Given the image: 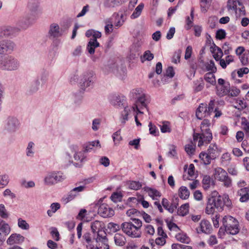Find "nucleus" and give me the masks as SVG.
Returning a JSON list of instances; mask_svg holds the SVG:
<instances>
[{
    "label": "nucleus",
    "instance_id": "obj_1",
    "mask_svg": "<svg viewBox=\"0 0 249 249\" xmlns=\"http://www.w3.org/2000/svg\"><path fill=\"white\" fill-rule=\"evenodd\" d=\"M211 123L208 119H204L200 124V133H194L193 140L195 143L198 142L197 145L200 147L204 144L209 143L212 140V133L210 127Z\"/></svg>",
    "mask_w": 249,
    "mask_h": 249
},
{
    "label": "nucleus",
    "instance_id": "obj_2",
    "mask_svg": "<svg viewBox=\"0 0 249 249\" xmlns=\"http://www.w3.org/2000/svg\"><path fill=\"white\" fill-rule=\"evenodd\" d=\"M132 222H125L122 224L121 229L123 231L127 236L133 238H140L141 237V231L142 225V221L138 218H132Z\"/></svg>",
    "mask_w": 249,
    "mask_h": 249
},
{
    "label": "nucleus",
    "instance_id": "obj_3",
    "mask_svg": "<svg viewBox=\"0 0 249 249\" xmlns=\"http://www.w3.org/2000/svg\"><path fill=\"white\" fill-rule=\"evenodd\" d=\"M20 66L19 61L13 55L0 57V70L4 71H16Z\"/></svg>",
    "mask_w": 249,
    "mask_h": 249
},
{
    "label": "nucleus",
    "instance_id": "obj_4",
    "mask_svg": "<svg viewBox=\"0 0 249 249\" xmlns=\"http://www.w3.org/2000/svg\"><path fill=\"white\" fill-rule=\"evenodd\" d=\"M218 194L216 192H214L212 196H209L211 200L213 201L214 207L219 211H222L224 209V206L229 208L231 206V202L229 198L228 195H224L223 196H215Z\"/></svg>",
    "mask_w": 249,
    "mask_h": 249
},
{
    "label": "nucleus",
    "instance_id": "obj_5",
    "mask_svg": "<svg viewBox=\"0 0 249 249\" xmlns=\"http://www.w3.org/2000/svg\"><path fill=\"white\" fill-rule=\"evenodd\" d=\"M222 223L227 233L235 235L239 232L238 222L233 217L230 215L225 216L223 218Z\"/></svg>",
    "mask_w": 249,
    "mask_h": 249
},
{
    "label": "nucleus",
    "instance_id": "obj_6",
    "mask_svg": "<svg viewBox=\"0 0 249 249\" xmlns=\"http://www.w3.org/2000/svg\"><path fill=\"white\" fill-rule=\"evenodd\" d=\"M141 91L140 89H135L132 90L133 97L137 98V101L136 104L132 107V108L134 112L137 111L139 113L142 114L143 112L141 111V109L146 108L148 103L145 95L144 94L140 95V92Z\"/></svg>",
    "mask_w": 249,
    "mask_h": 249
},
{
    "label": "nucleus",
    "instance_id": "obj_7",
    "mask_svg": "<svg viewBox=\"0 0 249 249\" xmlns=\"http://www.w3.org/2000/svg\"><path fill=\"white\" fill-rule=\"evenodd\" d=\"M93 148V142H89L83 145L82 151L77 152L78 147L77 145H71L70 148L72 152H75L74 158L75 160L82 162L86 158V154L90 152Z\"/></svg>",
    "mask_w": 249,
    "mask_h": 249
},
{
    "label": "nucleus",
    "instance_id": "obj_8",
    "mask_svg": "<svg viewBox=\"0 0 249 249\" xmlns=\"http://www.w3.org/2000/svg\"><path fill=\"white\" fill-rule=\"evenodd\" d=\"M227 7L229 11H234L237 17L244 16L246 14L245 8L240 0H228Z\"/></svg>",
    "mask_w": 249,
    "mask_h": 249
},
{
    "label": "nucleus",
    "instance_id": "obj_9",
    "mask_svg": "<svg viewBox=\"0 0 249 249\" xmlns=\"http://www.w3.org/2000/svg\"><path fill=\"white\" fill-rule=\"evenodd\" d=\"M65 177L60 172H52L49 173L44 178V183L47 185H52L62 181Z\"/></svg>",
    "mask_w": 249,
    "mask_h": 249
},
{
    "label": "nucleus",
    "instance_id": "obj_10",
    "mask_svg": "<svg viewBox=\"0 0 249 249\" xmlns=\"http://www.w3.org/2000/svg\"><path fill=\"white\" fill-rule=\"evenodd\" d=\"M68 27L60 28L57 23H53L50 26L48 32L50 38H57L62 36L67 31Z\"/></svg>",
    "mask_w": 249,
    "mask_h": 249
},
{
    "label": "nucleus",
    "instance_id": "obj_11",
    "mask_svg": "<svg viewBox=\"0 0 249 249\" xmlns=\"http://www.w3.org/2000/svg\"><path fill=\"white\" fill-rule=\"evenodd\" d=\"M16 47L15 43L8 39L0 40V54H10Z\"/></svg>",
    "mask_w": 249,
    "mask_h": 249
},
{
    "label": "nucleus",
    "instance_id": "obj_12",
    "mask_svg": "<svg viewBox=\"0 0 249 249\" xmlns=\"http://www.w3.org/2000/svg\"><path fill=\"white\" fill-rule=\"evenodd\" d=\"M93 72L92 71L85 73L81 77L79 82L80 89L85 90L86 89L89 87L93 83Z\"/></svg>",
    "mask_w": 249,
    "mask_h": 249
},
{
    "label": "nucleus",
    "instance_id": "obj_13",
    "mask_svg": "<svg viewBox=\"0 0 249 249\" xmlns=\"http://www.w3.org/2000/svg\"><path fill=\"white\" fill-rule=\"evenodd\" d=\"M37 17L30 13L27 14L19 20L18 25L21 29H26L34 23Z\"/></svg>",
    "mask_w": 249,
    "mask_h": 249
},
{
    "label": "nucleus",
    "instance_id": "obj_14",
    "mask_svg": "<svg viewBox=\"0 0 249 249\" xmlns=\"http://www.w3.org/2000/svg\"><path fill=\"white\" fill-rule=\"evenodd\" d=\"M20 29L16 27L6 26L0 30V38L4 37H12L17 35L20 32Z\"/></svg>",
    "mask_w": 249,
    "mask_h": 249
},
{
    "label": "nucleus",
    "instance_id": "obj_15",
    "mask_svg": "<svg viewBox=\"0 0 249 249\" xmlns=\"http://www.w3.org/2000/svg\"><path fill=\"white\" fill-rule=\"evenodd\" d=\"M97 213L104 218L111 217L114 215V211L107 204L103 203L99 206Z\"/></svg>",
    "mask_w": 249,
    "mask_h": 249
},
{
    "label": "nucleus",
    "instance_id": "obj_16",
    "mask_svg": "<svg viewBox=\"0 0 249 249\" xmlns=\"http://www.w3.org/2000/svg\"><path fill=\"white\" fill-rule=\"evenodd\" d=\"M109 101L112 105L120 107L125 106L126 98L122 94H113L110 96Z\"/></svg>",
    "mask_w": 249,
    "mask_h": 249
},
{
    "label": "nucleus",
    "instance_id": "obj_17",
    "mask_svg": "<svg viewBox=\"0 0 249 249\" xmlns=\"http://www.w3.org/2000/svg\"><path fill=\"white\" fill-rule=\"evenodd\" d=\"M196 115L199 120H202L203 118L209 116L211 114L207 109V105L203 103L200 104L196 109Z\"/></svg>",
    "mask_w": 249,
    "mask_h": 249
},
{
    "label": "nucleus",
    "instance_id": "obj_18",
    "mask_svg": "<svg viewBox=\"0 0 249 249\" xmlns=\"http://www.w3.org/2000/svg\"><path fill=\"white\" fill-rule=\"evenodd\" d=\"M94 244V249H109L107 235L105 237L97 236Z\"/></svg>",
    "mask_w": 249,
    "mask_h": 249
},
{
    "label": "nucleus",
    "instance_id": "obj_19",
    "mask_svg": "<svg viewBox=\"0 0 249 249\" xmlns=\"http://www.w3.org/2000/svg\"><path fill=\"white\" fill-rule=\"evenodd\" d=\"M27 8L29 13L37 16L40 12L38 0H29Z\"/></svg>",
    "mask_w": 249,
    "mask_h": 249
},
{
    "label": "nucleus",
    "instance_id": "obj_20",
    "mask_svg": "<svg viewBox=\"0 0 249 249\" xmlns=\"http://www.w3.org/2000/svg\"><path fill=\"white\" fill-rule=\"evenodd\" d=\"M18 121L16 118L9 117L7 118L5 128L9 132L15 131L18 127Z\"/></svg>",
    "mask_w": 249,
    "mask_h": 249
},
{
    "label": "nucleus",
    "instance_id": "obj_21",
    "mask_svg": "<svg viewBox=\"0 0 249 249\" xmlns=\"http://www.w3.org/2000/svg\"><path fill=\"white\" fill-rule=\"evenodd\" d=\"M105 228V226L103 222L98 220L94 221V233H97V236L105 237L107 235Z\"/></svg>",
    "mask_w": 249,
    "mask_h": 249
},
{
    "label": "nucleus",
    "instance_id": "obj_22",
    "mask_svg": "<svg viewBox=\"0 0 249 249\" xmlns=\"http://www.w3.org/2000/svg\"><path fill=\"white\" fill-rule=\"evenodd\" d=\"M24 240V237L19 234H12L7 240V243L8 245L19 244L22 243Z\"/></svg>",
    "mask_w": 249,
    "mask_h": 249
},
{
    "label": "nucleus",
    "instance_id": "obj_23",
    "mask_svg": "<svg viewBox=\"0 0 249 249\" xmlns=\"http://www.w3.org/2000/svg\"><path fill=\"white\" fill-rule=\"evenodd\" d=\"M230 89V84H226V85L222 86H216V93L219 97H223L227 95L229 93Z\"/></svg>",
    "mask_w": 249,
    "mask_h": 249
},
{
    "label": "nucleus",
    "instance_id": "obj_24",
    "mask_svg": "<svg viewBox=\"0 0 249 249\" xmlns=\"http://www.w3.org/2000/svg\"><path fill=\"white\" fill-rule=\"evenodd\" d=\"M237 195L240 196L239 200L241 202H246L249 200V187L239 189Z\"/></svg>",
    "mask_w": 249,
    "mask_h": 249
},
{
    "label": "nucleus",
    "instance_id": "obj_25",
    "mask_svg": "<svg viewBox=\"0 0 249 249\" xmlns=\"http://www.w3.org/2000/svg\"><path fill=\"white\" fill-rule=\"evenodd\" d=\"M85 188V185H81L72 189L68 195L67 197L68 201H70L73 199L78 195V193L79 192H83Z\"/></svg>",
    "mask_w": 249,
    "mask_h": 249
},
{
    "label": "nucleus",
    "instance_id": "obj_26",
    "mask_svg": "<svg viewBox=\"0 0 249 249\" xmlns=\"http://www.w3.org/2000/svg\"><path fill=\"white\" fill-rule=\"evenodd\" d=\"M212 227L210 222L206 219L201 220L199 225V230L205 233H210Z\"/></svg>",
    "mask_w": 249,
    "mask_h": 249
},
{
    "label": "nucleus",
    "instance_id": "obj_27",
    "mask_svg": "<svg viewBox=\"0 0 249 249\" xmlns=\"http://www.w3.org/2000/svg\"><path fill=\"white\" fill-rule=\"evenodd\" d=\"M228 175L227 171L221 167H216L214 169L213 177L218 181L224 178Z\"/></svg>",
    "mask_w": 249,
    "mask_h": 249
},
{
    "label": "nucleus",
    "instance_id": "obj_28",
    "mask_svg": "<svg viewBox=\"0 0 249 249\" xmlns=\"http://www.w3.org/2000/svg\"><path fill=\"white\" fill-rule=\"evenodd\" d=\"M211 51L214 59L217 61H220L223 54L221 49L213 43V46L211 47Z\"/></svg>",
    "mask_w": 249,
    "mask_h": 249
},
{
    "label": "nucleus",
    "instance_id": "obj_29",
    "mask_svg": "<svg viewBox=\"0 0 249 249\" xmlns=\"http://www.w3.org/2000/svg\"><path fill=\"white\" fill-rule=\"evenodd\" d=\"M162 205L165 209L168 210L170 213H172L177 208L178 203L174 202L173 203L170 204L166 198H163L162 200Z\"/></svg>",
    "mask_w": 249,
    "mask_h": 249
},
{
    "label": "nucleus",
    "instance_id": "obj_30",
    "mask_svg": "<svg viewBox=\"0 0 249 249\" xmlns=\"http://www.w3.org/2000/svg\"><path fill=\"white\" fill-rule=\"evenodd\" d=\"M114 239L115 244L119 246H123L126 243L125 237L120 233H116L114 235Z\"/></svg>",
    "mask_w": 249,
    "mask_h": 249
},
{
    "label": "nucleus",
    "instance_id": "obj_31",
    "mask_svg": "<svg viewBox=\"0 0 249 249\" xmlns=\"http://www.w3.org/2000/svg\"><path fill=\"white\" fill-rule=\"evenodd\" d=\"M144 190L153 199H156V197L161 196V193L156 189L146 187L144 188Z\"/></svg>",
    "mask_w": 249,
    "mask_h": 249
},
{
    "label": "nucleus",
    "instance_id": "obj_32",
    "mask_svg": "<svg viewBox=\"0 0 249 249\" xmlns=\"http://www.w3.org/2000/svg\"><path fill=\"white\" fill-rule=\"evenodd\" d=\"M216 207H214V204L213 203V201L208 197L207 201L206 203V206L205 210V212L207 214H213L215 212Z\"/></svg>",
    "mask_w": 249,
    "mask_h": 249
},
{
    "label": "nucleus",
    "instance_id": "obj_33",
    "mask_svg": "<svg viewBox=\"0 0 249 249\" xmlns=\"http://www.w3.org/2000/svg\"><path fill=\"white\" fill-rule=\"evenodd\" d=\"M124 109L121 112L120 120L121 123L123 124H124L126 121L128 120V115L129 114V113L131 111V109L132 110V107H129L128 106H124Z\"/></svg>",
    "mask_w": 249,
    "mask_h": 249
},
{
    "label": "nucleus",
    "instance_id": "obj_34",
    "mask_svg": "<svg viewBox=\"0 0 249 249\" xmlns=\"http://www.w3.org/2000/svg\"><path fill=\"white\" fill-rule=\"evenodd\" d=\"M175 238L178 241L185 244H188L190 241V238L183 232L178 233L175 235Z\"/></svg>",
    "mask_w": 249,
    "mask_h": 249
},
{
    "label": "nucleus",
    "instance_id": "obj_35",
    "mask_svg": "<svg viewBox=\"0 0 249 249\" xmlns=\"http://www.w3.org/2000/svg\"><path fill=\"white\" fill-rule=\"evenodd\" d=\"M234 56L228 55L225 59L220 60L219 64L223 69H225L228 65L234 61Z\"/></svg>",
    "mask_w": 249,
    "mask_h": 249
},
{
    "label": "nucleus",
    "instance_id": "obj_36",
    "mask_svg": "<svg viewBox=\"0 0 249 249\" xmlns=\"http://www.w3.org/2000/svg\"><path fill=\"white\" fill-rule=\"evenodd\" d=\"M204 66L205 71H209V72H216L217 71V68L213 60L205 63Z\"/></svg>",
    "mask_w": 249,
    "mask_h": 249
},
{
    "label": "nucleus",
    "instance_id": "obj_37",
    "mask_svg": "<svg viewBox=\"0 0 249 249\" xmlns=\"http://www.w3.org/2000/svg\"><path fill=\"white\" fill-rule=\"evenodd\" d=\"M212 157L206 152H202L199 154V158L203 161V163L205 165H209L211 163V160L214 159L212 158Z\"/></svg>",
    "mask_w": 249,
    "mask_h": 249
},
{
    "label": "nucleus",
    "instance_id": "obj_38",
    "mask_svg": "<svg viewBox=\"0 0 249 249\" xmlns=\"http://www.w3.org/2000/svg\"><path fill=\"white\" fill-rule=\"evenodd\" d=\"M144 7V4L142 3H140L137 7L135 9L133 13L130 16V18L132 19H135L138 18L141 14L142 9Z\"/></svg>",
    "mask_w": 249,
    "mask_h": 249
},
{
    "label": "nucleus",
    "instance_id": "obj_39",
    "mask_svg": "<svg viewBox=\"0 0 249 249\" xmlns=\"http://www.w3.org/2000/svg\"><path fill=\"white\" fill-rule=\"evenodd\" d=\"M178 195L181 199H186L189 196L190 192L187 187L181 186L179 189Z\"/></svg>",
    "mask_w": 249,
    "mask_h": 249
},
{
    "label": "nucleus",
    "instance_id": "obj_40",
    "mask_svg": "<svg viewBox=\"0 0 249 249\" xmlns=\"http://www.w3.org/2000/svg\"><path fill=\"white\" fill-rule=\"evenodd\" d=\"M194 90L195 92H198L203 89L204 87V82L202 78H200L194 82Z\"/></svg>",
    "mask_w": 249,
    "mask_h": 249
},
{
    "label": "nucleus",
    "instance_id": "obj_41",
    "mask_svg": "<svg viewBox=\"0 0 249 249\" xmlns=\"http://www.w3.org/2000/svg\"><path fill=\"white\" fill-rule=\"evenodd\" d=\"M214 73L215 72H207L205 74L204 77L205 81L212 85H215L216 84L215 77L214 75Z\"/></svg>",
    "mask_w": 249,
    "mask_h": 249
},
{
    "label": "nucleus",
    "instance_id": "obj_42",
    "mask_svg": "<svg viewBox=\"0 0 249 249\" xmlns=\"http://www.w3.org/2000/svg\"><path fill=\"white\" fill-rule=\"evenodd\" d=\"M241 125L247 137H249V121L245 117L241 118Z\"/></svg>",
    "mask_w": 249,
    "mask_h": 249
},
{
    "label": "nucleus",
    "instance_id": "obj_43",
    "mask_svg": "<svg viewBox=\"0 0 249 249\" xmlns=\"http://www.w3.org/2000/svg\"><path fill=\"white\" fill-rule=\"evenodd\" d=\"M218 153L217 147L215 144H211L210 145L207 150V154L211 156L212 158L215 159Z\"/></svg>",
    "mask_w": 249,
    "mask_h": 249
},
{
    "label": "nucleus",
    "instance_id": "obj_44",
    "mask_svg": "<svg viewBox=\"0 0 249 249\" xmlns=\"http://www.w3.org/2000/svg\"><path fill=\"white\" fill-rule=\"evenodd\" d=\"M189 204L186 203L182 205L178 210V214L179 215L184 216L189 212Z\"/></svg>",
    "mask_w": 249,
    "mask_h": 249
},
{
    "label": "nucleus",
    "instance_id": "obj_45",
    "mask_svg": "<svg viewBox=\"0 0 249 249\" xmlns=\"http://www.w3.org/2000/svg\"><path fill=\"white\" fill-rule=\"evenodd\" d=\"M106 25L105 27V33L107 34H109L113 31V24L112 18H108L105 21Z\"/></svg>",
    "mask_w": 249,
    "mask_h": 249
},
{
    "label": "nucleus",
    "instance_id": "obj_46",
    "mask_svg": "<svg viewBox=\"0 0 249 249\" xmlns=\"http://www.w3.org/2000/svg\"><path fill=\"white\" fill-rule=\"evenodd\" d=\"M40 84V82L39 79H37L32 82L29 89L30 93H33L36 92L39 89Z\"/></svg>",
    "mask_w": 249,
    "mask_h": 249
},
{
    "label": "nucleus",
    "instance_id": "obj_47",
    "mask_svg": "<svg viewBox=\"0 0 249 249\" xmlns=\"http://www.w3.org/2000/svg\"><path fill=\"white\" fill-rule=\"evenodd\" d=\"M212 179L209 176H205L202 179L203 187L205 190L208 189L211 185Z\"/></svg>",
    "mask_w": 249,
    "mask_h": 249
},
{
    "label": "nucleus",
    "instance_id": "obj_48",
    "mask_svg": "<svg viewBox=\"0 0 249 249\" xmlns=\"http://www.w3.org/2000/svg\"><path fill=\"white\" fill-rule=\"evenodd\" d=\"M219 181L222 182V185L226 188H230L232 186V179L228 175H227L226 177H224V178L220 179Z\"/></svg>",
    "mask_w": 249,
    "mask_h": 249
},
{
    "label": "nucleus",
    "instance_id": "obj_49",
    "mask_svg": "<svg viewBox=\"0 0 249 249\" xmlns=\"http://www.w3.org/2000/svg\"><path fill=\"white\" fill-rule=\"evenodd\" d=\"M83 237L87 243L86 246L87 249H93V245L92 244V242L91 239L90 233L89 232L85 233Z\"/></svg>",
    "mask_w": 249,
    "mask_h": 249
},
{
    "label": "nucleus",
    "instance_id": "obj_50",
    "mask_svg": "<svg viewBox=\"0 0 249 249\" xmlns=\"http://www.w3.org/2000/svg\"><path fill=\"white\" fill-rule=\"evenodd\" d=\"M239 58L243 65L248 64L249 63V51L246 50Z\"/></svg>",
    "mask_w": 249,
    "mask_h": 249
},
{
    "label": "nucleus",
    "instance_id": "obj_51",
    "mask_svg": "<svg viewBox=\"0 0 249 249\" xmlns=\"http://www.w3.org/2000/svg\"><path fill=\"white\" fill-rule=\"evenodd\" d=\"M185 150L189 155H192L194 153L195 150V145L194 144L192 141H191L189 143L185 145Z\"/></svg>",
    "mask_w": 249,
    "mask_h": 249
},
{
    "label": "nucleus",
    "instance_id": "obj_52",
    "mask_svg": "<svg viewBox=\"0 0 249 249\" xmlns=\"http://www.w3.org/2000/svg\"><path fill=\"white\" fill-rule=\"evenodd\" d=\"M0 234H3L4 236L8 235L10 231V228L8 224L6 223L1 224L0 226Z\"/></svg>",
    "mask_w": 249,
    "mask_h": 249
},
{
    "label": "nucleus",
    "instance_id": "obj_53",
    "mask_svg": "<svg viewBox=\"0 0 249 249\" xmlns=\"http://www.w3.org/2000/svg\"><path fill=\"white\" fill-rule=\"evenodd\" d=\"M9 177L7 175H0V188H3L9 183Z\"/></svg>",
    "mask_w": 249,
    "mask_h": 249
},
{
    "label": "nucleus",
    "instance_id": "obj_54",
    "mask_svg": "<svg viewBox=\"0 0 249 249\" xmlns=\"http://www.w3.org/2000/svg\"><path fill=\"white\" fill-rule=\"evenodd\" d=\"M231 160V155L229 153H224L221 158V163L223 165L228 164Z\"/></svg>",
    "mask_w": 249,
    "mask_h": 249
},
{
    "label": "nucleus",
    "instance_id": "obj_55",
    "mask_svg": "<svg viewBox=\"0 0 249 249\" xmlns=\"http://www.w3.org/2000/svg\"><path fill=\"white\" fill-rule=\"evenodd\" d=\"M49 75V72L47 70L43 69L41 71L39 76V78L42 82V84H44L46 83V82L48 80Z\"/></svg>",
    "mask_w": 249,
    "mask_h": 249
},
{
    "label": "nucleus",
    "instance_id": "obj_56",
    "mask_svg": "<svg viewBox=\"0 0 249 249\" xmlns=\"http://www.w3.org/2000/svg\"><path fill=\"white\" fill-rule=\"evenodd\" d=\"M240 93V90L236 87H230L229 93L227 95L230 97H236Z\"/></svg>",
    "mask_w": 249,
    "mask_h": 249
},
{
    "label": "nucleus",
    "instance_id": "obj_57",
    "mask_svg": "<svg viewBox=\"0 0 249 249\" xmlns=\"http://www.w3.org/2000/svg\"><path fill=\"white\" fill-rule=\"evenodd\" d=\"M115 17L116 21L114 22V25L116 27H119L121 26L124 23V20L123 19V15H122L121 17H119L118 14L113 15Z\"/></svg>",
    "mask_w": 249,
    "mask_h": 249
},
{
    "label": "nucleus",
    "instance_id": "obj_58",
    "mask_svg": "<svg viewBox=\"0 0 249 249\" xmlns=\"http://www.w3.org/2000/svg\"><path fill=\"white\" fill-rule=\"evenodd\" d=\"M160 128L161 132L166 133L171 132L170 123L168 122H164L162 124L160 125Z\"/></svg>",
    "mask_w": 249,
    "mask_h": 249
},
{
    "label": "nucleus",
    "instance_id": "obj_59",
    "mask_svg": "<svg viewBox=\"0 0 249 249\" xmlns=\"http://www.w3.org/2000/svg\"><path fill=\"white\" fill-rule=\"evenodd\" d=\"M35 144L33 142H30L28 143V146L26 149V155L28 157H33L34 154L33 148Z\"/></svg>",
    "mask_w": 249,
    "mask_h": 249
},
{
    "label": "nucleus",
    "instance_id": "obj_60",
    "mask_svg": "<svg viewBox=\"0 0 249 249\" xmlns=\"http://www.w3.org/2000/svg\"><path fill=\"white\" fill-rule=\"evenodd\" d=\"M18 227L23 230H28L29 229V225L24 220L21 218L18 219Z\"/></svg>",
    "mask_w": 249,
    "mask_h": 249
},
{
    "label": "nucleus",
    "instance_id": "obj_61",
    "mask_svg": "<svg viewBox=\"0 0 249 249\" xmlns=\"http://www.w3.org/2000/svg\"><path fill=\"white\" fill-rule=\"evenodd\" d=\"M129 187L131 189L138 190L142 187V184L139 181H132L129 185Z\"/></svg>",
    "mask_w": 249,
    "mask_h": 249
},
{
    "label": "nucleus",
    "instance_id": "obj_62",
    "mask_svg": "<svg viewBox=\"0 0 249 249\" xmlns=\"http://www.w3.org/2000/svg\"><path fill=\"white\" fill-rule=\"evenodd\" d=\"M0 216L2 218H7L8 217L9 214L7 212L3 204H0Z\"/></svg>",
    "mask_w": 249,
    "mask_h": 249
},
{
    "label": "nucleus",
    "instance_id": "obj_63",
    "mask_svg": "<svg viewBox=\"0 0 249 249\" xmlns=\"http://www.w3.org/2000/svg\"><path fill=\"white\" fill-rule=\"evenodd\" d=\"M107 227L112 232H116L121 228L119 225L113 222L109 223Z\"/></svg>",
    "mask_w": 249,
    "mask_h": 249
},
{
    "label": "nucleus",
    "instance_id": "obj_64",
    "mask_svg": "<svg viewBox=\"0 0 249 249\" xmlns=\"http://www.w3.org/2000/svg\"><path fill=\"white\" fill-rule=\"evenodd\" d=\"M79 79V76L76 72L74 73L71 74L69 79V82L71 85H75L76 84Z\"/></svg>",
    "mask_w": 249,
    "mask_h": 249
}]
</instances>
